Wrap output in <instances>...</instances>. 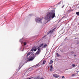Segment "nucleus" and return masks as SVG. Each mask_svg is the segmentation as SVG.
Instances as JSON below:
<instances>
[{"label": "nucleus", "instance_id": "obj_1", "mask_svg": "<svg viewBox=\"0 0 79 79\" xmlns=\"http://www.w3.org/2000/svg\"><path fill=\"white\" fill-rule=\"evenodd\" d=\"M55 11L54 10H52L51 11H49L46 13V16L45 17V19L46 20H47V21L46 22L44 21L43 24V25L47 23L48 21H50L51 19H53L55 16Z\"/></svg>", "mask_w": 79, "mask_h": 79}, {"label": "nucleus", "instance_id": "obj_2", "mask_svg": "<svg viewBox=\"0 0 79 79\" xmlns=\"http://www.w3.org/2000/svg\"><path fill=\"white\" fill-rule=\"evenodd\" d=\"M35 54H34V53H32L29 57L27 59V61H33L34 59L35 58Z\"/></svg>", "mask_w": 79, "mask_h": 79}, {"label": "nucleus", "instance_id": "obj_3", "mask_svg": "<svg viewBox=\"0 0 79 79\" xmlns=\"http://www.w3.org/2000/svg\"><path fill=\"white\" fill-rule=\"evenodd\" d=\"M42 18L37 17L35 19V21L37 23H42Z\"/></svg>", "mask_w": 79, "mask_h": 79}, {"label": "nucleus", "instance_id": "obj_4", "mask_svg": "<svg viewBox=\"0 0 79 79\" xmlns=\"http://www.w3.org/2000/svg\"><path fill=\"white\" fill-rule=\"evenodd\" d=\"M44 45V44H42L40 45L39 47L37 48L38 51L36 52V53L38 55H39L40 53V47H42Z\"/></svg>", "mask_w": 79, "mask_h": 79}, {"label": "nucleus", "instance_id": "obj_5", "mask_svg": "<svg viewBox=\"0 0 79 79\" xmlns=\"http://www.w3.org/2000/svg\"><path fill=\"white\" fill-rule=\"evenodd\" d=\"M24 62H21L20 63V64L19 67L18 69V71H19V70H20V69L21 68V67H22V66H23L24 65Z\"/></svg>", "mask_w": 79, "mask_h": 79}, {"label": "nucleus", "instance_id": "obj_6", "mask_svg": "<svg viewBox=\"0 0 79 79\" xmlns=\"http://www.w3.org/2000/svg\"><path fill=\"white\" fill-rule=\"evenodd\" d=\"M20 42H21L22 45V44H23L24 45H26V42H23V39L20 40Z\"/></svg>", "mask_w": 79, "mask_h": 79}, {"label": "nucleus", "instance_id": "obj_7", "mask_svg": "<svg viewBox=\"0 0 79 79\" xmlns=\"http://www.w3.org/2000/svg\"><path fill=\"white\" fill-rule=\"evenodd\" d=\"M37 50V48L35 47L34 46L31 49V52H32V51H35Z\"/></svg>", "mask_w": 79, "mask_h": 79}, {"label": "nucleus", "instance_id": "obj_8", "mask_svg": "<svg viewBox=\"0 0 79 79\" xmlns=\"http://www.w3.org/2000/svg\"><path fill=\"white\" fill-rule=\"evenodd\" d=\"M55 31V29H53L52 30H50L49 31V32H48V34H52L53 31Z\"/></svg>", "mask_w": 79, "mask_h": 79}, {"label": "nucleus", "instance_id": "obj_9", "mask_svg": "<svg viewBox=\"0 0 79 79\" xmlns=\"http://www.w3.org/2000/svg\"><path fill=\"white\" fill-rule=\"evenodd\" d=\"M39 64H40V63H39L38 64H36L35 65L31 67V68H33L34 67H35H35H37V66H39Z\"/></svg>", "mask_w": 79, "mask_h": 79}, {"label": "nucleus", "instance_id": "obj_10", "mask_svg": "<svg viewBox=\"0 0 79 79\" xmlns=\"http://www.w3.org/2000/svg\"><path fill=\"white\" fill-rule=\"evenodd\" d=\"M53 77H55L56 78H57V77H58V76H57V75L56 74H54L53 75Z\"/></svg>", "mask_w": 79, "mask_h": 79}, {"label": "nucleus", "instance_id": "obj_11", "mask_svg": "<svg viewBox=\"0 0 79 79\" xmlns=\"http://www.w3.org/2000/svg\"><path fill=\"white\" fill-rule=\"evenodd\" d=\"M32 52H31V51H30L27 54V56H29V55H30V54L31 53H32Z\"/></svg>", "mask_w": 79, "mask_h": 79}, {"label": "nucleus", "instance_id": "obj_12", "mask_svg": "<svg viewBox=\"0 0 79 79\" xmlns=\"http://www.w3.org/2000/svg\"><path fill=\"white\" fill-rule=\"evenodd\" d=\"M53 69V66H52V65H51L50 67V71H52Z\"/></svg>", "mask_w": 79, "mask_h": 79}, {"label": "nucleus", "instance_id": "obj_13", "mask_svg": "<svg viewBox=\"0 0 79 79\" xmlns=\"http://www.w3.org/2000/svg\"><path fill=\"white\" fill-rule=\"evenodd\" d=\"M47 46V44H45L43 45V47H44V48H46Z\"/></svg>", "mask_w": 79, "mask_h": 79}, {"label": "nucleus", "instance_id": "obj_14", "mask_svg": "<svg viewBox=\"0 0 79 79\" xmlns=\"http://www.w3.org/2000/svg\"><path fill=\"white\" fill-rule=\"evenodd\" d=\"M62 2V4L63 3V2H62V1H61L59 3L57 4V5H60V4H61V3Z\"/></svg>", "mask_w": 79, "mask_h": 79}, {"label": "nucleus", "instance_id": "obj_15", "mask_svg": "<svg viewBox=\"0 0 79 79\" xmlns=\"http://www.w3.org/2000/svg\"><path fill=\"white\" fill-rule=\"evenodd\" d=\"M23 47H21V48H20V50H21V51H23Z\"/></svg>", "mask_w": 79, "mask_h": 79}, {"label": "nucleus", "instance_id": "obj_16", "mask_svg": "<svg viewBox=\"0 0 79 79\" xmlns=\"http://www.w3.org/2000/svg\"><path fill=\"white\" fill-rule=\"evenodd\" d=\"M53 61L52 60H51L50 61L49 64H52V63H53Z\"/></svg>", "mask_w": 79, "mask_h": 79}, {"label": "nucleus", "instance_id": "obj_17", "mask_svg": "<svg viewBox=\"0 0 79 79\" xmlns=\"http://www.w3.org/2000/svg\"><path fill=\"white\" fill-rule=\"evenodd\" d=\"M77 65H75V64H72V66H73V67H74V68H75V67H76V66Z\"/></svg>", "mask_w": 79, "mask_h": 79}, {"label": "nucleus", "instance_id": "obj_18", "mask_svg": "<svg viewBox=\"0 0 79 79\" xmlns=\"http://www.w3.org/2000/svg\"><path fill=\"white\" fill-rule=\"evenodd\" d=\"M76 15H77V16H79V11L78 12H77L76 13Z\"/></svg>", "mask_w": 79, "mask_h": 79}, {"label": "nucleus", "instance_id": "obj_19", "mask_svg": "<svg viewBox=\"0 0 79 79\" xmlns=\"http://www.w3.org/2000/svg\"><path fill=\"white\" fill-rule=\"evenodd\" d=\"M45 63V61H44L43 62V64H44Z\"/></svg>", "mask_w": 79, "mask_h": 79}, {"label": "nucleus", "instance_id": "obj_20", "mask_svg": "<svg viewBox=\"0 0 79 79\" xmlns=\"http://www.w3.org/2000/svg\"><path fill=\"white\" fill-rule=\"evenodd\" d=\"M32 15H33V14H29V16H32Z\"/></svg>", "mask_w": 79, "mask_h": 79}, {"label": "nucleus", "instance_id": "obj_21", "mask_svg": "<svg viewBox=\"0 0 79 79\" xmlns=\"http://www.w3.org/2000/svg\"><path fill=\"white\" fill-rule=\"evenodd\" d=\"M56 55H57V56H59V54H58V53H56Z\"/></svg>", "mask_w": 79, "mask_h": 79}, {"label": "nucleus", "instance_id": "obj_22", "mask_svg": "<svg viewBox=\"0 0 79 79\" xmlns=\"http://www.w3.org/2000/svg\"><path fill=\"white\" fill-rule=\"evenodd\" d=\"M45 36H46V35H44L43 36V37H45Z\"/></svg>", "mask_w": 79, "mask_h": 79}, {"label": "nucleus", "instance_id": "obj_23", "mask_svg": "<svg viewBox=\"0 0 79 79\" xmlns=\"http://www.w3.org/2000/svg\"><path fill=\"white\" fill-rule=\"evenodd\" d=\"M64 6V5L62 6V8H63Z\"/></svg>", "mask_w": 79, "mask_h": 79}, {"label": "nucleus", "instance_id": "obj_24", "mask_svg": "<svg viewBox=\"0 0 79 79\" xmlns=\"http://www.w3.org/2000/svg\"><path fill=\"white\" fill-rule=\"evenodd\" d=\"M62 77V79H63V78H64V76H63Z\"/></svg>", "mask_w": 79, "mask_h": 79}, {"label": "nucleus", "instance_id": "obj_25", "mask_svg": "<svg viewBox=\"0 0 79 79\" xmlns=\"http://www.w3.org/2000/svg\"><path fill=\"white\" fill-rule=\"evenodd\" d=\"M64 18V16H63V17H62V19H63V18Z\"/></svg>", "mask_w": 79, "mask_h": 79}, {"label": "nucleus", "instance_id": "obj_26", "mask_svg": "<svg viewBox=\"0 0 79 79\" xmlns=\"http://www.w3.org/2000/svg\"><path fill=\"white\" fill-rule=\"evenodd\" d=\"M71 53L73 54L74 53V52H71Z\"/></svg>", "mask_w": 79, "mask_h": 79}, {"label": "nucleus", "instance_id": "obj_27", "mask_svg": "<svg viewBox=\"0 0 79 79\" xmlns=\"http://www.w3.org/2000/svg\"><path fill=\"white\" fill-rule=\"evenodd\" d=\"M72 76H75V74H73L72 75Z\"/></svg>", "mask_w": 79, "mask_h": 79}, {"label": "nucleus", "instance_id": "obj_28", "mask_svg": "<svg viewBox=\"0 0 79 79\" xmlns=\"http://www.w3.org/2000/svg\"><path fill=\"white\" fill-rule=\"evenodd\" d=\"M77 42H78L77 44H79V41H78Z\"/></svg>", "mask_w": 79, "mask_h": 79}, {"label": "nucleus", "instance_id": "obj_29", "mask_svg": "<svg viewBox=\"0 0 79 79\" xmlns=\"http://www.w3.org/2000/svg\"><path fill=\"white\" fill-rule=\"evenodd\" d=\"M40 79H44V78H40Z\"/></svg>", "mask_w": 79, "mask_h": 79}, {"label": "nucleus", "instance_id": "obj_30", "mask_svg": "<svg viewBox=\"0 0 79 79\" xmlns=\"http://www.w3.org/2000/svg\"><path fill=\"white\" fill-rule=\"evenodd\" d=\"M76 56V54L74 55V56Z\"/></svg>", "mask_w": 79, "mask_h": 79}, {"label": "nucleus", "instance_id": "obj_31", "mask_svg": "<svg viewBox=\"0 0 79 79\" xmlns=\"http://www.w3.org/2000/svg\"><path fill=\"white\" fill-rule=\"evenodd\" d=\"M69 13V12H67V13Z\"/></svg>", "mask_w": 79, "mask_h": 79}, {"label": "nucleus", "instance_id": "obj_32", "mask_svg": "<svg viewBox=\"0 0 79 79\" xmlns=\"http://www.w3.org/2000/svg\"><path fill=\"white\" fill-rule=\"evenodd\" d=\"M27 57H28V56H27Z\"/></svg>", "mask_w": 79, "mask_h": 79}]
</instances>
